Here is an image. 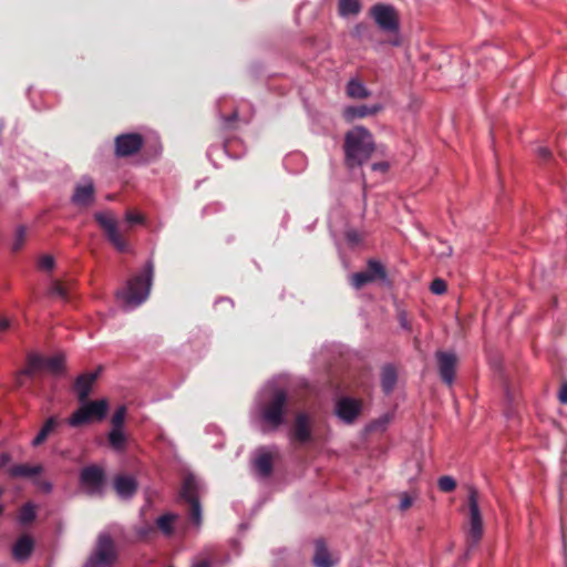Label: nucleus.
<instances>
[{"mask_svg":"<svg viewBox=\"0 0 567 567\" xmlns=\"http://www.w3.org/2000/svg\"><path fill=\"white\" fill-rule=\"evenodd\" d=\"M344 164L352 169L367 163L372 156L375 145L372 134L363 126H355L344 136Z\"/></svg>","mask_w":567,"mask_h":567,"instance_id":"f257e3e1","label":"nucleus"},{"mask_svg":"<svg viewBox=\"0 0 567 567\" xmlns=\"http://www.w3.org/2000/svg\"><path fill=\"white\" fill-rule=\"evenodd\" d=\"M154 275V265L147 261L141 274L127 281L126 287L116 292V298L125 308L141 306L148 297Z\"/></svg>","mask_w":567,"mask_h":567,"instance_id":"f03ea898","label":"nucleus"},{"mask_svg":"<svg viewBox=\"0 0 567 567\" xmlns=\"http://www.w3.org/2000/svg\"><path fill=\"white\" fill-rule=\"evenodd\" d=\"M467 507H468V530L466 542L468 549L474 548L478 545L483 537V519L481 509L478 506V492L475 487L468 488L467 495Z\"/></svg>","mask_w":567,"mask_h":567,"instance_id":"7ed1b4c3","label":"nucleus"},{"mask_svg":"<svg viewBox=\"0 0 567 567\" xmlns=\"http://www.w3.org/2000/svg\"><path fill=\"white\" fill-rule=\"evenodd\" d=\"M109 410V403L105 399L96 401H85L69 417V424L79 427L93 421H102Z\"/></svg>","mask_w":567,"mask_h":567,"instance_id":"20e7f679","label":"nucleus"},{"mask_svg":"<svg viewBox=\"0 0 567 567\" xmlns=\"http://www.w3.org/2000/svg\"><path fill=\"white\" fill-rule=\"evenodd\" d=\"M116 549L109 534L97 537L95 548L89 556L83 567H111L116 560Z\"/></svg>","mask_w":567,"mask_h":567,"instance_id":"39448f33","label":"nucleus"},{"mask_svg":"<svg viewBox=\"0 0 567 567\" xmlns=\"http://www.w3.org/2000/svg\"><path fill=\"white\" fill-rule=\"evenodd\" d=\"M287 409V394L284 390H276L270 400L261 406V419L272 429L284 423Z\"/></svg>","mask_w":567,"mask_h":567,"instance_id":"423d86ee","label":"nucleus"},{"mask_svg":"<svg viewBox=\"0 0 567 567\" xmlns=\"http://www.w3.org/2000/svg\"><path fill=\"white\" fill-rule=\"evenodd\" d=\"M369 14L377 25L386 33H398L400 29L399 14L391 4L375 3L370 8Z\"/></svg>","mask_w":567,"mask_h":567,"instance_id":"0eeeda50","label":"nucleus"},{"mask_svg":"<svg viewBox=\"0 0 567 567\" xmlns=\"http://www.w3.org/2000/svg\"><path fill=\"white\" fill-rule=\"evenodd\" d=\"M79 481L87 495H102L106 481L105 472L97 465H89L81 470Z\"/></svg>","mask_w":567,"mask_h":567,"instance_id":"6e6552de","label":"nucleus"},{"mask_svg":"<svg viewBox=\"0 0 567 567\" xmlns=\"http://www.w3.org/2000/svg\"><path fill=\"white\" fill-rule=\"evenodd\" d=\"M64 361L65 358L63 354H55L50 358L31 354L28 358V365L23 373L25 375L33 377L37 372L49 370L54 374H59L64 370Z\"/></svg>","mask_w":567,"mask_h":567,"instance_id":"1a4fd4ad","label":"nucleus"},{"mask_svg":"<svg viewBox=\"0 0 567 567\" xmlns=\"http://www.w3.org/2000/svg\"><path fill=\"white\" fill-rule=\"evenodd\" d=\"M94 219L104 230L109 241L116 248V250L120 252L127 251L128 244L123 234L118 230L116 220L111 214L95 213Z\"/></svg>","mask_w":567,"mask_h":567,"instance_id":"9d476101","label":"nucleus"},{"mask_svg":"<svg viewBox=\"0 0 567 567\" xmlns=\"http://www.w3.org/2000/svg\"><path fill=\"white\" fill-rule=\"evenodd\" d=\"M144 145V137L140 133L120 134L114 140L116 157L123 158L137 154Z\"/></svg>","mask_w":567,"mask_h":567,"instance_id":"9b49d317","label":"nucleus"},{"mask_svg":"<svg viewBox=\"0 0 567 567\" xmlns=\"http://www.w3.org/2000/svg\"><path fill=\"white\" fill-rule=\"evenodd\" d=\"M362 412V401L349 396L340 398L336 403L337 416L347 424H352Z\"/></svg>","mask_w":567,"mask_h":567,"instance_id":"f8f14e48","label":"nucleus"},{"mask_svg":"<svg viewBox=\"0 0 567 567\" xmlns=\"http://www.w3.org/2000/svg\"><path fill=\"white\" fill-rule=\"evenodd\" d=\"M102 371V367H99L94 372H86L80 374L73 384V389L76 393L78 400L81 403L87 401L89 395L92 391L94 383L96 382L100 373Z\"/></svg>","mask_w":567,"mask_h":567,"instance_id":"ddd939ff","label":"nucleus"},{"mask_svg":"<svg viewBox=\"0 0 567 567\" xmlns=\"http://www.w3.org/2000/svg\"><path fill=\"white\" fill-rule=\"evenodd\" d=\"M436 360L441 379L443 382L451 385L455 377L456 355L452 352L437 351Z\"/></svg>","mask_w":567,"mask_h":567,"instance_id":"4468645a","label":"nucleus"},{"mask_svg":"<svg viewBox=\"0 0 567 567\" xmlns=\"http://www.w3.org/2000/svg\"><path fill=\"white\" fill-rule=\"evenodd\" d=\"M291 437L300 444H305L311 440V422L307 413L300 412L296 415Z\"/></svg>","mask_w":567,"mask_h":567,"instance_id":"2eb2a0df","label":"nucleus"},{"mask_svg":"<svg viewBox=\"0 0 567 567\" xmlns=\"http://www.w3.org/2000/svg\"><path fill=\"white\" fill-rule=\"evenodd\" d=\"M337 564L338 559L329 551L326 540L323 538L316 539L312 557L313 567H334Z\"/></svg>","mask_w":567,"mask_h":567,"instance_id":"dca6fc26","label":"nucleus"},{"mask_svg":"<svg viewBox=\"0 0 567 567\" xmlns=\"http://www.w3.org/2000/svg\"><path fill=\"white\" fill-rule=\"evenodd\" d=\"M95 199V187L92 181L85 185H76L72 195V203L79 207H89Z\"/></svg>","mask_w":567,"mask_h":567,"instance_id":"f3484780","label":"nucleus"},{"mask_svg":"<svg viewBox=\"0 0 567 567\" xmlns=\"http://www.w3.org/2000/svg\"><path fill=\"white\" fill-rule=\"evenodd\" d=\"M114 489L122 498H131L137 491V482L134 477L118 475L114 480Z\"/></svg>","mask_w":567,"mask_h":567,"instance_id":"a211bd4d","label":"nucleus"},{"mask_svg":"<svg viewBox=\"0 0 567 567\" xmlns=\"http://www.w3.org/2000/svg\"><path fill=\"white\" fill-rule=\"evenodd\" d=\"M34 542L29 535L21 536L12 548V555L17 560H24L29 558L33 551Z\"/></svg>","mask_w":567,"mask_h":567,"instance_id":"6ab92c4d","label":"nucleus"},{"mask_svg":"<svg viewBox=\"0 0 567 567\" xmlns=\"http://www.w3.org/2000/svg\"><path fill=\"white\" fill-rule=\"evenodd\" d=\"M254 468L261 477L270 476L274 470L272 455L260 451L254 460Z\"/></svg>","mask_w":567,"mask_h":567,"instance_id":"aec40b11","label":"nucleus"},{"mask_svg":"<svg viewBox=\"0 0 567 567\" xmlns=\"http://www.w3.org/2000/svg\"><path fill=\"white\" fill-rule=\"evenodd\" d=\"M199 485L197 484L196 478L193 475H187L184 481L179 492L181 498L187 503L192 501L199 499Z\"/></svg>","mask_w":567,"mask_h":567,"instance_id":"412c9836","label":"nucleus"},{"mask_svg":"<svg viewBox=\"0 0 567 567\" xmlns=\"http://www.w3.org/2000/svg\"><path fill=\"white\" fill-rule=\"evenodd\" d=\"M381 110L379 104L368 106V105H359V106H350L344 111V117L348 121H352L354 118H362L369 115H374Z\"/></svg>","mask_w":567,"mask_h":567,"instance_id":"4be33fe9","label":"nucleus"},{"mask_svg":"<svg viewBox=\"0 0 567 567\" xmlns=\"http://www.w3.org/2000/svg\"><path fill=\"white\" fill-rule=\"evenodd\" d=\"M398 373L393 365H385L381 371V386L385 394H390L396 384Z\"/></svg>","mask_w":567,"mask_h":567,"instance_id":"5701e85b","label":"nucleus"},{"mask_svg":"<svg viewBox=\"0 0 567 567\" xmlns=\"http://www.w3.org/2000/svg\"><path fill=\"white\" fill-rule=\"evenodd\" d=\"M42 471L41 465L17 464L9 470V473L12 477H32L41 474Z\"/></svg>","mask_w":567,"mask_h":567,"instance_id":"b1692460","label":"nucleus"},{"mask_svg":"<svg viewBox=\"0 0 567 567\" xmlns=\"http://www.w3.org/2000/svg\"><path fill=\"white\" fill-rule=\"evenodd\" d=\"M177 518H178V515H176V514H173V513L164 514L156 519V527L163 535L172 536L175 530L174 525H175Z\"/></svg>","mask_w":567,"mask_h":567,"instance_id":"393cba45","label":"nucleus"},{"mask_svg":"<svg viewBox=\"0 0 567 567\" xmlns=\"http://www.w3.org/2000/svg\"><path fill=\"white\" fill-rule=\"evenodd\" d=\"M58 425L59 421L55 416L49 417L41 427V430L39 431V433L33 439L32 445L39 446L42 443H44L48 436L56 429Z\"/></svg>","mask_w":567,"mask_h":567,"instance_id":"a878e982","label":"nucleus"},{"mask_svg":"<svg viewBox=\"0 0 567 567\" xmlns=\"http://www.w3.org/2000/svg\"><path fill=\"white\" fill-rule=\"evenodd\" d=\"M339 14L341 17L357 16L361 11L359 0H339Z\"/></svg>","mask_w":567,"mask_h":567,"instance_id":"bb28decb","label":"nucleus"},{"mask_svg":"<svg viewBox=\"0 0 567 567\" xmlns=\"http://www.w3.org/2000/svg\"><path fill=\"white\" fill-rule=\"evenodd\" d=\"M347 94L352 99H367L370 92L358 80H350L347 85Z\"/></svg>","mask_w":567,"mask_h":567,"instance_id":"cd10ccee","label":"nucleus"},{"mask_svg":"<svg viewBox=\"0 0 567 567\" xmlns=\"http://www.w3.org/2000/svg\"><path fill=\"white\" fill-rule=\"evenodd\" d=\"M71 284L70 282H63L61 280H54L51 285L49 293L51 296H56L65 301L70 299L71 292Z\"/></svg>","mask_w":567,"mask_h":567,"instance_id":"c85d7f7f","label":"nucleus"},{"mask_svg":"<svg viewBox=\"0 0 567 567\" xmlns=\"http://www.w3.org/2000/svg\"><path fill=\"white\" fill-rule=\"evenodd\" d=\"M109 442L115 451H123L126 444V437L122 429H112L109 433Z\"/></svg>","mask_w":567,"mask_h":567,"instance_id":"c756f323","label":"nucleus"},{"mask_svg":"<svg viewBox=\"0 0 567 567\" xmlns=\"http://www.w3.org/2000/svg\"><path fill=\"white\" fill-rule=\"evenodd\" d=\"M365 271L371 276L372 281L375 279H384L386 277L384 267L377 260H369Z\"/></svg>","mask_w":567,"mask_h":567,"instance_id":"7c9ffc66","label":"nucleus"},{"mask_svg":"<svg viewBox=\"0 0 567 567\" xmlns=\"http://www.w3.org/2000/svg\"><path fill=\"white\" fill-rule=\"evenodd\" d=\"M189 519L196 525L202 524V506L199 499L187 502Z\"/></svg>","mask_w":567,"mask_h":567,"instance_id":"2f4dec72","label":"nucleus"},{"mask_svg":"<svg viewBox=\"0 0 567 567\" xmlns=\"http://www.w3.org/2000/svg\"><path fill=\"white\" fill-rule=\"evenodd\" d=\"M35 518V509L31 504H25L21 507L19 512L18 519L21 524L27 525L34 520Z\"/></svg>","mask_w":567,"mask_h":567,"instance_id":"473e14b6","label":"nucleus"},{"mask_svg":"<svg viewBox=\"0 0 567 567\" xmlns=\"http://www.w3.org/2000/svg\"><path fill=\"white\" fill-rule=\"evenodd\" d=\"M125 416H126V406L125 405L118 406L116 409V411L114 412L112 420H111L112 429H122L124 425V422H125Z\"/></svg>","mask_w":567,"mask_h":567,"instance_id":"72a5a7b5","label":"nucleus"},{"mask_svg":"<svg viewBox=\"0 0 567 567\" xmlns=\"http://www.w3.org/2000/svg\"><path fill=\"white\" fill-rule=\"evenodd\" d=\"M25 239H27V228L24 226L18 227L16 235H14V240L12 244V250L14 252L19 251L23 247Z\"/></svg>","mask_w":567,"mask_h":567,"instance_id":"f704fd0d","label":"nucleus"},{"mask_svg":"<svg viewBox=\"0 0 567 567\" xmlns=\"http://www.w3.org/2000/svg\"><path fill=\"white\" fill-rule=\"evenodd\" d=\"M351 282L357 289L362 288L369 282H372L371 276L367 271H360L352 275Z\"/></svg>","mask_w":567,"mask_h":567,"instance_id":"c9c22d12","label":"nucleus"},{"mask_svg":"<svg viewBox=\"0 0 567 567\" xmlns=\"http://www.w3.org/2000/svg\"><path fill=\"white\" fill-rule=\"evenodd\" d=\"M439 488L444 493L453 492L456 487V482L452 476H441L437 482Z\"/></svg>","mask_w":567,"mask_h":567,"instance_id":"e433bc0d","label":"nucleus"},{"mask_svg":"<svg viewBox=\"0 0 567 567\" xmlns=\"http://www.w3.org/2000/svg\"><path fill=\"white\" fill-rule=\"evenodd\" d=\"M446 289H447L446 282H445V280H443L441 278H435L431 282V286H430V290L434 295H442V293H444L446 291Z\"/></svg>","mask_w":567,"mask_h":567,"instance_id":"4c0bfd02","label":"nucleus"},{"mask_svg":"<svg viewBox=\"0 0 567 567\" xmlns=\"http://www.w3.org/2000/svg\"><path fill=\"white\" fill-rule=\"evenodd\" d=\"M39 267L44 270H51L54 267V259L52 256H42L39 260Z\"/></svg>","mask_w":567,"mask_h":567,"instance_id":"58836bf2","label":"nucleus"},{"mask_svg":"<svg viewBox=\"0 0 567 567\" xmlns=\"http://www.w3.org/2000/svg\"><path fill=\"white\" fill-rule=\"evenodd\" d=\"M125 219L131 225L143 223V216L131 210L125 214Z\"/></svg>","mask_w":567,"mask_h":567,"instance_id":"ea45409f","label":"nucleus"},{"mask_svg":"<svg viewBox=\"0 0 567 567\" xmlns=\"http://www.w3.org/2000/svg\"><path fill=\"white\" fill-rule=\"evenodd\" d=\"M346 238L350 244L357 245L361 241V236L355 230H348L346 233Z\"/></svg>","mask_w":567,"mask_h":567,"instance_id":"a19ab883","label":"nucleus"},{"mask_svg":"<svg viewBox=\"0 0 567 567\" xmlns=\"http://www.w3.org/2000/svg\"><path fill=\"white\" fill-rule=\"evenodd\" d=\"M412 503H413V498L411 496H409L405 493L402 494L401 502H400V509L406 511L408 508H410L412 506Z\"/></svg>","mask_w":567,"mask_h":567,"instance_id":"79ce46f5","label":"nucleus"},{"mask_svg":"<svg viewBox=\"0 0 567 567\" xmlns=\"http://www.w3.org/2000/svg\"><path fill=\"white\" fill-rule=\"evenodd\" d=\"M559 401L564 404L567 403V382L563 383L559 394H558Z\"/></svg>","mask_w":567,"mask_h":567,"instance_id":"37998d69","label":"nucleus"},{"mask_svg":"<svg viewBox=\"0 0 567 567\" xmlns=\"http://www.w3.org/2000/svg\"><path fill=\"white\" fill-rule=\"evenodd\" d=\"M389 168V164L386 162H379V163H374L372 165V169L373 171H380V172H386Z\"/></svg>","mask_w":567,"mask_h":567,"instance_id":"c03bdc74","label":"nucleus"},{"mask_svg":"<svg viewBox=\"0 0 567 567\" xmlns=\"http://www.w3.org/2000/svg\"><path fill=\"white\" fill-rule=\"evenodd\" d=\"M537 154L543 159H548L550 157V151L546 147H538Z\"/></svg>","mask_w":567,"mask_h":567,"instance_id":"a18cd8bd","label":"nucleus"},{"mask_svg":"<svg viewBox=\"0 0 567 567\" xmlns=\"http://www.w3.org/2000/svg\"><path fill=\"white\" fill-rule=\"evenodd\" d=\"M153 532H154V528L152 526H145L138 530V535L141 538H145Z\"/></svg>","mask_w":567,"mask_h":567,"instance_id":"49530a36","label":"nucleus"},{"mask_svg":"<svg viewBox=\"0 0 567 567\" xmlns=\"http://www.w3.org/2000/svg\"><path fill=\"white\" fill-rule=\"evenodd\" d=\"M11 461L9 453H2L0 455V467H4Z\"/></svg>","mask_w":567,"mask_h":567,"instance_id":"de8ad7c7","label":"nucleus"},{"mask_svg":"<svg viewBox=\"0 0 567 567\" xmlns=\"http://www.w3.org/2000/svg\"><path fill=\"white\" fill-rule=\"evenodd\" d=\"M192 567H212V564L207 559L194 561Z\"/></svg>","mask_w":567,"mask_h":567,"instance_id":"09e8293b","label":"nucleus"},{"mask_svg":"<svg viewBox=\"0 0 567 567\" xmlns=\"http://www.w3.org/2000/svg\"><path fill=\"white\" fill-rule=\"evenodd\" d=\"M400 323H401V327H402V328H404V329H406V330H410V329H411V326H410V323L408 322V320H406V318H405L404 313H402V315L400 316Z\"/></svg>","mask_w":567,"mask_h":567,"instance_id":"8fccbe9b","label":"nucleus"},{"mask_svg":"<svg viewBox=\"0 0 567 567\" xmlns=\"http://www.w3.org/2000/svg\"><path fill=\"white\" fill-rule=\"evenodd\" d=\"M9 320L6 318L0 319V331H6L9 328Z\"/></svg>","mask_w":567,"mask_h":567,"instance_id":"3c124183","label":"nucleus"},{"mask_svg":"<svg viewBox=\"0 0 567 567\" xmlns=\"http://www.w3.org/2000/svg\"><path fill=\"white\" fill-rule=\"evenodd\" d=\"M41 488L44 492L49 493L51 491L52 486H51V484L49 482H43L42 485H41Z\"/></svg>","mask_w":567,"mask_h":567,"instance_id":"603ef678","label":"nucleus"},{"mask_svg":"<svg viewBox=\"0 0 567 567\" xmlns=\"http://www.w3.org/2000/svg\"><path fill=\"white\" fill-rule=\"evenodd\" d=\"M238 114L237 112H234L229 117L226 118L227 122H233L237 118Z\"/></svg>","mask_w":567,"mask_h":567,"instance_id":"864d4df0","label":"nucleus"}]
</instances>
